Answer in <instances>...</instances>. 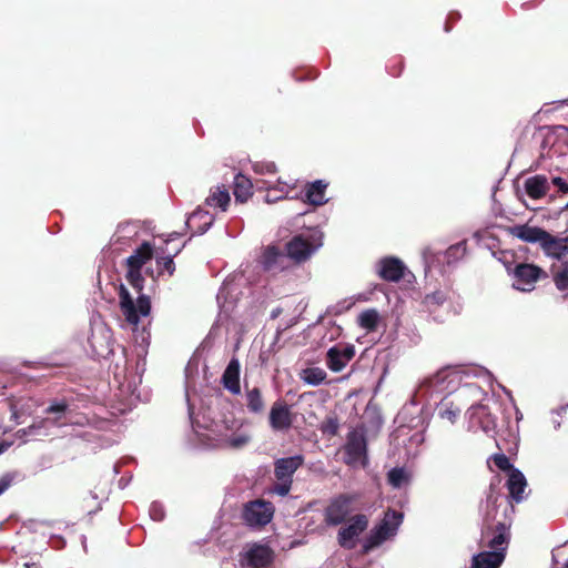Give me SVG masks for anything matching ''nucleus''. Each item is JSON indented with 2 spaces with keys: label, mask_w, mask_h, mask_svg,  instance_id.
Returning <instances> with one entry per match:
<instances>
[{
  "label": "nucleus",
  "mask_w": 568,
  "mask_h": 568,
  "mask_svg": "<svg viewBox=\"0 0 568 568\" xmlns=\"http://www.w3.org/2000/svg\"><path fill=\"white\" fill-rule=\"evenodd\" d=\"M322 240L323 234L318 230H310L307 233L300 234L287 243V255L296 262H303L322 246Z\"/></svg>",
  "instance_id": "1"
},
{
  "label": "nucleus",
  "mask_w": 568,
  "mask_h": 568,
  "mask_svg": "<svg viewBox=\"0 0 568 568\" xmlns=\"http://www.w3.org/2000/svg\"><path fill=\"white\" fill-rule=\"evenodd\" d=\"M119 300L120 308L125 321L134 327L138 326L141 317H146L150 314L151 304L149 297L140 295L136 301H134L124 285L120 286Z\"/></svg>",
  "instance_id": "2"
},
{
  "label": "nucleus",
  "mask_w": 568,
  "mask_h": 568,
  "mask_svg": "<svg viewBox=\"0 0 568 568\" xmlns=\"http://www.w3.org/2000/svg\"><path fill=\"white\" fill-rule=\"evenodd\" d=\"M402 523V514L396 511H387L382 523L376 526L364 542V551L368 552L373 548L379 546L385 540L389 539L396 534L398 526Z\"/></svg>",
  "instance_id": "3"
},
{
  "label": "nucleus",
  "mask_w": 568,
  "mask_h": 568,
  "mask_svg": "<svg viewBox=\"0 0 568 568\" xmlns=\"http://www.w3.org/2000/svg\"><path fill=\"white\" fill-rule=\"evenodd\" d=\"M357 495L341 494L334 497L325 508V521L328 525L336 526L341 524L353 510Z\"/></svg>",
  "instance_id": "4"
},
{
  "label": "nucleus",
  "mask_w": 568,
  "mask_h": 568,
  "mask_svg": "<svg viewBox=\"0 0 568 568\" xmlns=\"http://www.w3.org/2000/svg\"><path fill=\"white\" fill-rule=\"evenodd\" d=\"M152 257V247L149 243H143L133 255H131L128 262V274L126 278L129 283L138 290L140 293L143 288V277L141 274V267L150 261Z\"/></svg>",
  "instance_id": "5"
},
{
  "label": "nucleus",
  "mask_w": 568,
  "mask_h": 568,
  "mask_svg": "<svg viewBox=\"0 0 568 568\" xmlns=\"http://www.w3.org/2000/svg\"><path fill=\"white\" fill-rule=\"evenodd\" d=\"M368 518L366 515L358 514L349 518L347 524L338 531V542L343 548L353 549L358 537L366 530Z\"/></svg>",
  "instance_id": "6"
},
{
  "label": "nucleus",
  "mask_w": 568,
  "mask_h": 568,
  "mask_svg": "<svg viewBox=\"0 0 568 568\" xmlns=\"http://www.w3.org/2000/svg\"><path fill=\"white\" fill-rule=\"evenodd\" d=\"M345 463L352 467H365L367 464L366 442L363 434L353 432L349 434L345 446Z\"/></svg>",
  "instance_id": "7"
},
{
  "label": "nucleus",
  "mask_w": 568,
  "mask_h": 568,
  "mask_svg": "<svg viewBox=\"0 0 568 568\" xmlns=\"http://www.w3.org/2000/svg\"><path fill=\"white\" fill-rule=\"evenodd\" d=\"M274 560V551L266 545H248L242 555V565L248 568H267Z\"/></svg>",
  "instance_id": "8"
},
{
  "label": "nucleus",
  "mask_w": 568,
  "mask_h": 568,
  "mask_svg": "<svg viewBox=\"0 0 568 568\" xmlns=\"http://www.w3.org/2000/svg\"><path fill=\"white\" fill-rule=\"evenodd\" d=\"M220 432V444L225 447L239 449L248 444L250 434L241 428L239 422L225 423Z\"/></svg>",
  "instance_id": "9"
},
{
  "label": "nucleus",
  "mask_w": 568,
  "mask_h": 568,
  "mask_svg": "<svg viewBox=\"0 0 568 568\" xmlns=\"http://www.w3.org/2000/svg\"><path fill=\"white\" fill-rule=\"evenodd\" d=\"M274 507L271 503L255 500L246 505L244 519L250 526H264L271 521Z\"/></svg>",
  "instance_id": "10"
},
{
  "label": "nucleus",
  "mask_w": 568,
  "mask_h": 568,
  "mask_svg": "<svg viewBox=\"0 0 568 568\" xmlns=\"http://www.w3.org/2000/svg\"><path fill=\"white\" fill-rule=\"evenodd\" d=\"M541 270L532 264H520L514 271L513 286L521 292H530L539 280Z\"/></svg>",
  "instance_id": "11"
},
{
  "label": "nucleus",
  "mask_w": 568,
  "mask_h": 568,
  "mask_svg": "<svg viewBox=\"0 0 568 568\" xmlns=\"http://www.w3.org/2000/svg\"><path fill=\"white\" fill-rule=\"evenodd\" d=\"M270 424L274 430L288 429L292 425L290 407L282 402L274 403L270 412Z\"/></svg>",
  "instance_id": "12"
},
{
  "label": "nucleus",
  "mask_w": 568,
  "mask_h": 568,
  "mask_svg": "<svg viewBox=\"0 0 568 568\" xmlns=\"http://www.w3.org/2000/svg\"><path fill=\"white\" fill-rule=\"evenodd\" d=\"M540 246L551 257L561 258L568 255V237H556L546 232Z\"/></svg>",
  "instance_id": "13"
},
{
  "label": "nucleus",
  "mask_w": 568,
  "mask_h": 568,
  "mask_svg": "<svg viewBox=\"0 0 568 568\" xmlns=\"http://www.w3.org/2000/svg\"><path fill=\"white\" fill-rule=\"evenodd\" d=\"M354 356V348L346 346L343 348L332 347L327 352V365L333 372H341Z\"/></svg>",
  "instance_id": "14"
},
{
  "label": "nucleus",
  "mask_w": 568,
  "mask_h": 568,
  "mask_svg": "<svg viewBox=\"0 0 568 568\" xmlns=\"http://www.w3.org/2000/svg\"><path fill=\"white\" fill-rule=\"evenodd\" d=\"M303 464L301 455L281 458L275 463V476L277 480L292 481V475Z\"/></svg>",
  "instance_id": "15"
},
{
  "label": "nucleus",
  "mask_w": 568,
  "mask_h": 568,
  "mask_svg": "<svg viewBox=\"0 0 568 568\" xmlns=\"http://www.w3.org/2000/svg\"><path fill=\"white\" fill-rule=\"evenodd\" d=\"M509 233L514 237H517L524 242L540 244L546 231L540 227H537V226H530L528 224H523V225H515V226L510 227Z\"/></svg>",
  "instance_id": "16"
},
{
  "label": "nucleus",
  "mask_w": 568,
  "mask_h": 568,
  "mask_svg": "<svg viewBox=\"0 0 568 568\" xmlns=\"http://www.w3.org/2000/svg\"><path fill=\"white\" fill-rule=\"evenodd\" d=\"M505 554L499 550L483 551L473 557L471 568H499Z\"/></svg>",
  "instance_id": "17"
},
{
  "label": "nucleus",
  "mask_w": 568,
  "mask_h": 568,
  "mask_svg": "<svg viewBox=\"0 0 568 568\" xmlns=\"http://www.w3.org/2000/svg\"><path fill=\"white\" fill-rule=\"evenodd\" d=\"M223 385L224 387L230 390L232 394H240L241 393V385H240V363L237 359H232L229 365L226 366L223 377Z\"/></svg>",
  "instance_id": "18"
},
{
  "label": "nucleus",
  "mask_w": 568,
  "mask_h": 568,
  "mask_svg": "<svg viewBox=\"0 0 568 568\" xmlns=\"http://www.w3.org/2000/svg\"><path fill=\"white\" fill-rule=\"evenodd\" d=\"M524 186L526 193L534 200L544 197L549 190L548 180L545 175H535L528 178L525 181Z\"/></svg>",
  "instance_id": "19"
},
{
  "label": "nucleus",
  "mask_w": 568,
  "mask_h": 568,
  "mask_svg": "<svg viewBox=\"0 0 568 568\" xmlns=\"http://www.w3.org/2000/svg\"><path fill=\"white\" fill-rule=\"evenodd\" d=\"M403 263L393 257L384 258L379 263V275L387 281H398L403 276Z\"/></svg>",
  "instance_id": "20"
},
{
  "label": "nucleus",
  "mask_w": 568,
  "mask_h": 568,
  "mask_svg": "<svg viewBox=\"0 0 568 568\" xmlns=\"http://www.w3.org/2000/svg\"><path fill=\"white\" fill-rule=\"evenodd\" d=\"M507 487L511 498L516 501H521L525 497L524 493L527 487V481L523 473L518 469H510Z\"/></svg>",
  "instance_id": "21"
},
{
  "label": "nucleus",
  "mask_w": 568,
  "mask_h": 568,
  "mask_svg": "<svg viewBox=\"0 0 568 568\" xmlns=\"http://www.w3.org/2000/svg\"><path fill=\"white\" fill-rule=\"evenodd\" d=\"M212 222L213 219L207 212L196 210L189 216L186 225L194 233H204L210 227Z\"/></svg>",
  "instance_id": "22"
},
{
  "label": "nucleus",
  "mask_w": 568,
  "mask_h": 568,
  "mask_svg": "<svg viewBox=\"0 0 568 568\" xmlns=\"http://www.w3.org/2000/svg\"><path fill=\"white\" fill-rule=\"evenodd\" d=\"M509 539L508 528L500 524L496 527L494 536L488 539V546L491 550H499L505 554Z\"/></svg>",
  "instance_id": "23"
},
{
  "label": "nucleus",
  "mask_w": 568,
  "mask_h": 568,
  "mask_svg": "<svg viewBox=\"0 0 568 568\" xmlns=\"http://www.w3.org/2000/svg\"><path fill=\"white\" fill-rule=\"evenodd\" d=\"M326 184L322 181H316L308 185L306 190V201L313 205H322L327 200L325 199Z\"/></svg>",
  "instance_id": "24"
},
{
  "label": "nucleus",
  "mask_w": 568,
  "mask_h": 568,
  "mask_svg": "<svg viewBox=\"0 0 568 568\" xmlns=\"http://www.w3.org/2000/svg\"><path fill=\"white\" fill-rule=\"evenodd\" d=\"M230 194L227 190L221 186H216L211 190V194L206 199V203L210 206L220 207L225 211L230 203Z\"/></svg>",
  "instance_id": "25"
},
{
  "label": "nucleus",
  "mask_w": 568,
  "mask_h": 568,
  "mask_svg": "<svg viewBox=\"0 0 568 568\" xmlns=\"http://www.w3.org/2000/svg\"><path fill=\"white\" fill-rule=\"evenodd\" d=\"M234 195L236 201L246 202L252 195V183L243 175H237L234 182Z\"/></svg>",
  "instance_id": "26"
},
{
  "label": "nucleus",
  "mask_w": 568,
  "mask_h": 568,
  "mask_svg": "<svg viewBox=\"0 0 568 568\" xmlns=\"http://www.w3.org/2000/svg\"><path fill=\"white\" fill-rule=\"evenodd\" d=\"M326 378V373L320 367H308L301 372V379L312 386L322 384Z\"/></svg>",
  "instance_id": "27"
},
{
  "label": "nucleus",
  "mask_w": 568,
  "mask_h": 568,
  "mask_svg": "<svg viewBox=\"0 0 568 568\" xmlns=\"http://www.w3.org/2000/svg\"><path fill=\"white\" fill-rule=\"evenodd\" d=\"M59 418L51 419L44 418L38 422H34L31 426L26 429H20L17 432L19 436H37V435H48V433H42L41 429L45 428L48 425H55Z\"/></svg>",
  "instance_id": "28"
},
{
  "label": "nucleus",
  "mask_w": 568,
  "mask_h": 568,
  "mask_svg": "<svg viewBox=\"0 0 568 568\" xmlns=\"http://www.w3.org/2000/svg\"><path fill=\"white\" fill-rule=\"evenodd\" d=\"M246 406L252 413H261L264 410V402L261 390L256 387L246 390Z\"/></svg>",
  "instance_id": "29"
},
{
  "label": "nucleus",
  "mask_w": 568,
  "mask_h": 568,
  "mask_svg": "<svg viewBox=\"0 0 568 568\" xmlns=\"http://www.w3.org/2000/svg\"><path fill=\"white\" fill-rule=\"evenodd\" d=\"M379 320L378 312L376 310H366L358 315V324L366 331H374L377 327Z\"/></svg>",
  "instance_id": "30"
},
{
  "label": "nucleus",
  "mask_w": 568,
  "mask_h": 568,
  "mask_svg": "<svg viewBox=\"0 0 568 568\" xmlns=\"http://www.w3.org/2000/svg\"><path fill=\"white\" fill-rule=\"evenodd\" d=\"M283 258V254L275 246H267L262 255V264L266 270L274 268L278 261Z\"/></svg>",
  "instance_id": "31"
},
{
  "label": "nucleus",
  "mask_w": 568,
  "mask_h": 568,
  "mask_svg": "<svg viewBox=\"0 0 568 568\" xmlns=\"http://www.w3.org/2000/svg\"><path fill=\"white\" fill-rule=\"evenodd\" d=\"M387 477L394 488H400L409 483L410 475L403 468H394L389 470Z\"/></svg>",
  "instance_id": "32"
},
{
  "label": "nucleus",
  "mask_w": 568,
  "mask_h": 568,
  "mask_svg": "<svg viewBox=\"0 0 568 568\" xmlns=\"http://www.w3.org/2000/svg\"><path fill=\"white\" fill-rule=\"evenodd\" d=\"M280 185H281V187L273 189L267 192V194L265 196V201L267 203H274L275 201L286 196V194L288 193V189H290L287 183L280 182Z\"/></svg>",
  "instance_id": "33"
},
{
  "label": "nucleus",
  "mask_w": 568,
  "mask_h": 568,
  "mask_svg": "<svg viewBox=\"0 0 568 568\" xmlns=\"http://www.w3.org/2000/svg\"><path fill=\"white\" fill-rule=\"evenodd\" d=\"M555 283L560 291L568 288V267L562 268L556 274Z\"/></svg>",
  "instance_id": "34"
},
{
  "label": "nucleus",
  "mask_w": 568,
  "mask_h": 568,
  "mask_svg": "<svg viewBox=\"0 0 568 568\" xmlns=\"http://www.w3.org/2000/svg\"><path fill=\"white\" fill-rule=\"evenodd\" d=\"M439 414L442 418L447 419L450 423H454L459 414V410L450 406L443 408Z\"/></svg>",
  "instance_id": "35"
},
{
  "label": "nucleus",
  "mask_w": 568,
  "mask_h": 568,
  "mask_svg": "<svg viewBox=\"0 0 568 568\" xmlns=\"http://www.w3.org/2000/svg\"><path fill=\"white\" fill-rule=\"evenodd\" d=\"M254 170L257 173H275L276 166L274 163L265 162V163H256L254 164Z\"/></svg>",
  "instance_id": "36"
},
{
  "label": "nucleus",
  "mask_w": 568,
  "mask_h": 568,
  "mask_svg": "<svg viewBox=\"0 0 568 568\" xmlns=\"http://www.w3.org/2000/svg\"><path fill=\"white\" fill-rule=\"evenodd\" d=\"M494 463L498 468H500L503 470H507V469L511 468L509 459L505 455H501V454L494 456Z\"/></svg>",
  "instance_id": "37"
},
{
  "label": "nucleus",
  "mask_w": 568,
  "mask_h": 568,
  "mask_svg": "<svg viewBox=\"0 0 568 568\" xmlns=\"http://www.w3.org/2000/svg\"><path fill=\"white\" fill-rule=\"evenodd\" d=\"M280 483L274 487V491L280 496L288 494L292 481L278 480Z\"/></svg>",
  "instance_id": "38"
},
{
  "label": "nucleus",
  "mask_w": 568,
  "mask_h": 568,
  "mask_svg": "<svg viewBox=\"0 0 568 568\" xmlns=\"http://www.w3.org/2000/svg\"><path fill=\"white\" fill-rule=\"evenodd\" d=\"M150 516L154 520H161L164 517V510L160 505L153 504L150 508Z\"/></svg>",
  "instance_id": "39"
},
{
  "label": "nucleus",
  "mask_w": 568,
  "mask_h": 568,
  "mask_svg": "<svg viewBox=\"0 0 568 568\" xmlns=\"http://www.w3.org/2000/svg\"><path fill=\"white\" fill-rule=\"evenodd\" d=\"M552 184L555 186H557L560 192H562L565 194L568 193V183L564 179H561L559 176L554 178L552 179Z\"/></svg>",
  "instance_id": "40"
},
{
  "label": "nucleus",
  "mask_w": 568,
  "mask_h": 568,
  "mask_svg": "<svg viewBox=\"0 0 568 568\" xmlns=\"http://www.w3.org/2000/svg\"><path fill=\"white\" fill-rule=\"evenodd\" d=\"M158 263L162 265L163 268L166 270L170 274L173 273L174 267L171 257H162L161 260L158 261Z\"/></svg>",
  "instance_id": "41"
},
{
  "label": "nucleus",
  "mask_w": 568,
  "mask_h": 568,
  "mask_svg": "<svg viewBox=\"0 0 568 568\" xmlns=\"http://www.w3.org/2000/svg\"><path fill=\"white\" fill-rule=\"evenodd\" d=\"M65 409V405L64 404H55V405H51L47 412L48 413H51V414H57V413H63Z\"/></svg>",
  "instance_id": "42"
},
{
  "label": "nucleus",
  "mask_w": 568,
  "mask_h": 568,
  "mask_svg": "<svg viewBox=\"0 0 568 568\" xmlns=\"http://www.w3.org/2000/svg\"><path fill=\"white\" fill-rule=\"evenodd\" d=\"M10 486V480L7 478H2L0 480V495Z\"/></svg>",
  "instance_id": "43"
},
{
  "label": "nucleus",
  "mask_w": 568,
  "mask_h": 568,
  "mask_svg": "<svg viewBox=\"0 0 568 568\" xmlns=\"http://www.w3.org/2000/svg\"><path fill=\"white\" fill-rule=\"evenodd\" d=\"M446 376H447V373H445V372L439 373L432 383L437 384L438 382L443 381Z\"/></svg>",
  "instance_id": "44"
},
{
  "label": "nucleus",
  "mask_w": 568,
  "mask_h": 568,
  "mask_svg": "<svg viewBox=\"0 0 568 568\" xmlns=\"http://www.w3.org/2000/svg\"><path fill=\"white\" fill-rule=\"evenodd\" d=\"M10 446H11V443H9V442L0 443V454L4 453Z\"/></svg>",
  "instance_id": "45"
},
{
  "label": "nucleus",
  "mask_w": 568,
  "mask_h": 568,
  "mask_svg": "<svg viewBox=\"0 0 568 568\" xmlns=\"http://www.w3.org/2000/svg\"><path fill=\"white\" fill-rule=\"evenodd\" d=\"M565 568H568V560H567V564H566Z\"/></svg>",
  "instance_id": "46"
},
{
  "label": "nucleus",
  "mask_w": 568,
  "mask_h": 568,
  "mask_svg": "<svg viewBox=\"0 0 568 568\" xmlns=\"http://www.w3.org/2000/svg\"><path fill=\"white\" fill-rule=\"evenodd\" d=\"M566 209H568V201H567V204H566Z\"/></svg>",
  "instance_id": "47"
}]
</instances>
